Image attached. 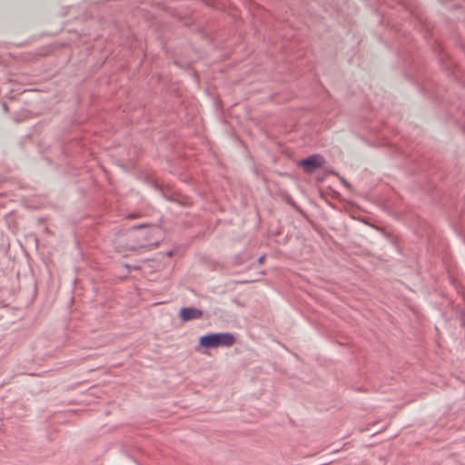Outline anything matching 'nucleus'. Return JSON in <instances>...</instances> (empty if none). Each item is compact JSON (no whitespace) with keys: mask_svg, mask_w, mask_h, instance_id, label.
Listing matches in <instances>:
<instances>
[{"mask_svg":"<svg viewBox=\"0 0 465 465\" xmlns=\"http://www.w3.org/2000/svg\"><path fill=\"white\" fill-rule=\"evenodd\" d=\"M199 343L206 349L231 347L235 343V338L231 333H211L202 336Z\"/></svg>","mask_w":465,"mask_h":465,"instance_id":"f257e3e1","label":"nucleus"},{"mask_svg":"<svg viewBox=\"0 0 465 465\" xmlns=\"http://www.w3.org/2000/svg\"><path fill=\"white\" fill-rule=\"evenodd\" d=\"M323 164V159L322 156L315 154L300 162V165L304 168L307 172H312L316 168L321 167Z\"/></svg>","mask_w":465,"mask_h":465,"instance_id":"f03ea898","label":"nucleus"},{"mask_svg":"<svg viewBox=\"0 0 465 465\" xmlns=\"http://www.w3.org/2000/svg\"><path fill=\"white\" fill-rule=\"evenodd\" d=\"M179 316L183 322L200 319L203 316V312L191 307L182 308Z\"/></svg>","mask_w":465,"mask_h":465,"instance_id":"7ed1b4c3","label":"nucleus"},{"mask_svg":"<svg viewBox=\"0 0 465 465\" xmlns=\"http://www.w3.org/2000/svg\"><path fill=\"white\" fill-rule=\"evenodd\" d=\"M263 261H264V256H262V257L259 259V262H260V263H262V262H263Z\"/></svg>","mask_w":465,"mask_h":465,"instance_id":"20e7f679","label":"nucleus"}]
</instances>
